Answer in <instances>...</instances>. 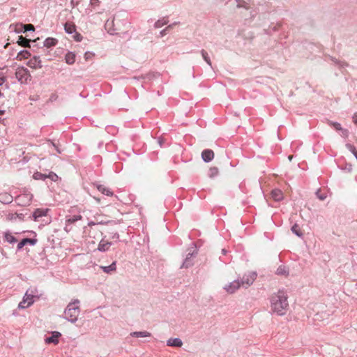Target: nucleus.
Returning <instances> with one entry per match:
<instances>
[{
	"mask_svg": "<svg viewBox=\"0 0 357 357\" xmlns=\"http://www.w3.org/2000/svg\"><path fill=\"white\" fill-rule=\"evenodd\" d=\"M289 303L287 296L283 291H279L273 294L271 299V309L278 315H284L287 312Z\"/></svg>",
	"mask_w": 357,
	"mask_h": 357,
	"instance_id": "obj_1",
	"label": "nucleus"
},
{
	"mask_svg": "<svg viewBox=\"0 0 357 357\" xmlns=\"http://www.w3.org/2000/svg\"><path fill=\"white\" fill-rule=\"evenodd\" d=\"M79 301L78 300H75L69 303L66 309V317L71 322H75L77 320V317L79 314Z\"/></svg>",
	"mask_w": 357,
	"mask_h": 357,
	"instance_id": "obj_2",
	"label": "nucleus"
},
{
	"mask_svg": "<svg viewBox=\"0 0 357 357\" xmlns=\"http://www.w3.org/2000/svg\"><path fill=\"white\" fill-rule=\"evenodd\" d=\"M36 293H37L36 289L28 290L26 292V294L23 298V300L19 303L18 307L21 308V309H25V308L29 307L30 305H31L34 302L33 298L36 296L35 294H36Z\"/></svg>",
	"mask_w": 357,
	"mask_h": 357,
	"instance_id": "obj_3",
	"label": "nucleus"
},
{
	"mask_svg": "<svg viewBox=\"0 0 357 357\" xmlns=\"http://www.w3.org/2000/svg\"><path fill=\"white\" fill-rule=\"evenodd\" d=\"M15 77L21 84L27 83L29 80H31L29 71L24 67L17 68Z\"/></svg>",
	"mask_w": 357,
	"mask_h": 357,
	"instance_id": "obj_4",
	"label": "nucleus"
},
{
	"mask_svg": "<svg viewBox=\"0 0 357 357\" xmlns=\"http://www.w3.org/2000/svg\"><path fill=\"white\" fill-rule=\"evenodd\" d=\"M257 273L254 271L245 273L241 279V283L242 287H248L250 286L257 278Z\"/></svg>",
	"mask_w": 357,
	"mask_h": 357,
	"instance_id": "obj_5",
	"label": "nucleus"
},
{
	"mask_svg": "<svg viewBox=\"0 0 357 357\" xmlns=\"http://www.w3.org/2000/svg\"><path fill=\"white\" fill-rule=\"evenodd\" d=\"M241 287H242L241 282L238 280H234L229 284L225 285L224 288L227 293L233 294Z\"/></svg>",
	"mask_w": 357,
	"mask_h": 357,
	"instance_id": "obj_6",
	"label": "nucleus"
},
{
	"mask_svg": "<svg viewBox=\"0 0 357 357\" xmlns=\"http://www.w3.org/2000/svg\"><path fill=\"white\" fill-rule=\"evenodd\" d=\"M27 66L33 69H39L42 68L41 61L39 57L34 56L31 58L27 63Z\"/></svg>",
	"mask_w": 357,
	"mask_h": 357,
	"instance_id": "obj_7",
	"label": "nucleus"
},
{
	"mask_svg": "<svg viewBox=\"0 0 357 357\" xmlns=\"http://www.w3.org/2000/svg\"><path fill=\"white\" fill-rule=\"evenodd\" d=\"M47 208H37L33 213V218L35 221H39L40 218L46 216L48 212Z\"/></svg>",
	"mask_w": 357,
	"mask_h": 357,
	"instance_id": "obj_8",
	"label": "nucleus"
},
{
	"mask_svg": "<svg viewBox=\"0 0 357 357\" xmlns=\"http://www.w3.org/2000/svg\"><path fill=\"white\" fill-rule=\"evenodd\" d=\"M202 158L205 162H209L214 158V153L211 149H205L202 153Z\"/></svg>",
	"mask_w": 357,
	"mask_h": 357,
	"instance_id": "obj_9",
	"label": "nucleus"
},
{
	"mask_svg": "<svg viewBox=\"0 0 357 357\" xmlns=\"http://www.w3.org/2000/svg\"><path fill=\"white\" fill-rule=\"evenodd\" d=\"M111 245V242L103 238L100 241L98 249L101 252H105L109 249Z\"/></svg>",
	"mask_w": 357,
	"mask_h": 357,
	"instance_id": "obj_10",
	"label": "nucleus"
},
{
	"mask_svg": "<svg viewBox=\"0 0 357 357\" xmlns=\"http://www.w3.org/2000/svg\"><path fill=\"white\" fill-rule=\"evenodd\" d=\"M271 197L275 201H277V202L281 201L284 197L282 192L279 189L273 190L271 191Z\"/></svg>",
	"mask_w": 357,
	"mask_h": 357,
	"instance_id": "obj_11",
	"label": "nucleus"
},
{
	"mask_svg": "<svg viewBox=\"0 0 357 357\" xmlns=\"http://www.w3.org/2000/svg\"><path fill=\"white\" fill-rule=\"evenodd\" d=\"M36 243V240L31 238H24L17 245V249H22L25 245L30 244L33 245Z\"/></svg>",
	"mask_w": 357,
	"mask_h": 357,
	"instance_id": "obj_12",
	"label": "nucleus"
},
{
	"mask_svg": "<svg viewBox=\"0 0 357 357\" xmlns=\"http://www.w3.org/2000/svg\"><path fill=\"white\" fill-rule=\"evenodd\" d=\"M61 335L60 333L59 332H54L51 337H49L46 338L45 342L48 344L50 343H54L57 344L59 342V337Z\"/></svg>",
	"mask_w": 357,
	"mask_h": 357,
	"instance_id": "obj_13",
	"label": "nucleus"
},
{
	"mask_svg": "<svg viewBox=\"0 0 357 357\" xmlns=\"http://www.w3.org/2000/svg\"><path fill=\"white\" fill-rule=\"evenodd\" d=\"M96 188L101 193L107 195V196H112L113 192L108 188L105 187L103 185H96Z\"/></svg>",
	"mask_w": 357,
	"mask_h": 357,
	"instance_id": "obj_14",
	"label": "nucleus"
},
{
	"mask_svg": "<svg viewBox=\"0 0 357 357\" xmlns=\"http://www.w3.org/2000/svg\"><path fill=\"white\" fill-rule=\"evenodd\" d=\"M182 344V341L179 338H171L167 341V345L171 347H180Z\"/></svg>",
	"mask_w": 357,
	"mask_h": 357,
	"instance_id": "obj_15",
	"label": "nucleus"
},
{
	"mask_svg": "<svg viewBox=\"0 0 357 357\" xmlns=\"http://www.w3.org/2000/svg\"><path fill=\"white\" fill-rule=\"evenodd\" d=\"M66 62L72 65L75 62V54L71 52H68L65 56Z\"/></svg>",
	"mask_w": 357,
	"mask_h": 357,
	"instance_id": "obj_16",
	"label": "nucleus"
},
{
	"mask_svg": "<svg viewBox=\"0 0 357 357\" xmlns=\"http://www.w3.org/2000/svg\"><path fill=\"white\" fill-rule=\"evenodd\" d=\"M30 40L24 38L22 36H19L17 43L19 45L24 47H30Z\"/></svg>",
	"mask_w": 357,
	"mask_h": 357,
	"instance_id": "obj_17",
	"label": "nucleus"
},
{
	"mask_svg": "<svg viewBox=\"0 0 357 357\" xmlns=\"http://www.w3.org/2000/svg\"><path fill=\"white\" fill-rule=\"evenodd\" d=\"M65 31L68 33H73L76 30V26L74 23L68 22L64 25Z\"/></svg>",
	"mask_w": 357,
	"mask_h": 357,
	"instance_id": "obj_18",
	"label": "nucleus"
},
{
	"mask_svg": "<svg viewBox=\"0 0 357 357\" xmlns=\"http://www.w3.org/2000/svg\"><path fill=\"white\" fill-rule=\"evenodd\" d=\"M57 40L53 38H47L44 42V46L50 48L51 47L55 46L57 44Z\"/></svg>",
	"mask_w": 357,
	"mask_h": 357,
	"instance_id": "obj_19",
	"label": "nucleus"
},
{
	"mask_svg": "<svg viewBox=\"0 0 357 357\" xmlns=\"http://www.w3.org/2000/svg\"><path fill=\"white\" fill-rule=\"evenodd\" d=\"M30 55L31 54L27 50H22L17 54L16 59L19 61H22L28 59Z\"/></svg>",
	"mask_w": 357,
	"mask_h": 357,
	"instance_id": "obj_20",
	"label": "nucleus"
},
{
	"mask_svg": "<svg viewBox=\"0 0 357 357\" xmlns=\"http://www.w3.org/2000/svg\"><path fill=\"white\" fill-rule=\"evenodd\" d=\"M131 335L136 337H150L151 333L148 331H139V332H133L131 333Z\"/></svg>",
	"mask_w": 357,
	"mask_h": 357,
	"instance_id": "obj_21",
	"label": "nucleus"
},
{
	"mask_svg": "<svg viewBox=\"0 0 357 357\" xmlns=\"http://www.w3.org/2000/svg\"><path fill=\"white\" fill-rule=\"evenodd\" d=\"M219 174V170L215 167H212L208 169V175L210 178H213Z\"/></svg>",
	"mask_w": 357,
	"mask_h": 357,
	"instance_id": "obj_22",
	"label": "nucleus"
},
{
	"mask_svg": "<svg viewBox=\"0 0 357 357\" xmlns=\"http://www.w3.org/2000/svg\"><path fill=\"white\" fill-rule=\"evenodd\" d=\"M101 268L103 270L105 273H109L111 271H114L116 268V263L113 262L108 266H102Z\"/></svg>",
	"mask_w": 357,
	"mask_h": 357,
	"instance_id": "obj_23",
	"label": "nucleus"
},
{
	"mask_svg": "<svg viewBox=\"0 0 357 357\" xmlns=\"http://www.w3.org/2000/svg\"><path fill=\"white\" fill-rule=\"evenodd\" d=\"M4 237L5 240L8 243H13L17 241V239L15 238V236L10 233H6Z\"/></svg>",
	"mask_w": 357,
	"mask_h": 357,
	"instance_id": "obj_24",
	"label": "nucleus"
},
{
	"mask_svg": "<svg viewBox=\"0 0 357 357\" xmlns=\"http://www.w3.org/2000/svg\"><path fill=\"white\" fill-rule=\"evenodd\" d=\"M291 231L295 234H296L298 236H301L303 235V233H302V231L301 229H300L299 226L296 224H295L292 227H291Z\"/></svg>",
	"mask_w": 357,
	"mask_h": 357,
	"instance_id": "obj_25",
	"label": "nucleus"
},
{
	"mask_svg": "<svg viewBox=\"0 0 357 357\" xmlns=\"http://www.w3.org/2000/svg\"><path fill=\"white\" fill-rule=\"evenodd\" d=\"M22 27H23L22 24H11L10 26V28L11 29H13L14 31L17 32V33H19L22 31Z\"/></svg>",
	"mask_w": 357,
	"mask_h": 357,
	"instance_id": "obj_26",
	"label": "nucleus"
},
{
	"mask_svg": "<svg viewBox=\"0 0 357 357\" xmlns=\"http://www.w3.org/2000/svg\"><path fill=\"white\" fill-rule=\"evenodd\" d=\"M202 56H203V59L206 61V62L208 64V65H211V60L208 57V53L205 51V50H202Z\"/></svg>",
	"mask_w": 357,
	"mask_h": 357,
	"instance_id": "obj_27",
	"label": "nucleus"
},
{
	"mask_svg": "<svg viewBox=\"0 0 357 357\" xmlns=\"http://www.w3.org/2000/svg\"><path fill=\"white\" fill-rule=\"evenodd\" d=\"M277 273L278 275H287V270L284 266H280L277 269Z\"/></svg>",
	"mask_w": 357,
	"mask_h": 357,
	"instance_id": "obj_28",
	"label": "nucleus"
},
{
	"mask_svg": "<svg viewBox=\"0 0 357 357\" xmlns=\"http://www.w3.org/2000/svg\"><path fill=\"white\" fill-rule=\"evenodd\" d=\"M82 219V215H74L73 217L68 219V222H70V223H73L77 220H79Z\"/></svg>",
	"mask_w": 357,
	"mask_h": 357,
	"instance_id": "obj_29",
	"label": "nucleus"
},
{
	"mask_svg": "<svg viewBox=\"0 0 357 357\" xmlns=\"http://www.w3.org/2000/svg\"><path fill=\"white\" fill-rule=\"evenodd\" d=\"M44 178H50L51 180H52V181H56V180H57V178H58V176H57L56 174L53 173V172H50L48 175H45V176H44Z\"/></svg>",
	"mask_w": 357,
	"mask_h": 357,
	"instance_id": "obj_30",
	"label": "nucleus"
},
{
	"mask_svg": "<svg viewBox=\"0 0 357 357\" xmlns=\"http://www.w3.org/2000/svg\"><path fill=\"white\" fill-rule=\"evenodd\" d=\"M22 28H24V31H34L35 30V28H34L33 25L31 24H28L23 25Z\"/></svg>",
	"mask_w": 357,
	"mask_h": 357,
	"instance_id": "obj_31",
	"label": "nucleus"
},
{
	"mask_svg": "<svg viewBox=\"0 0 357 357\" xmlns=\"http://www.w3.org/2000/svg\"><path fill=\"white\" fill-rule=\"evenodd\" d=\"M349 148L357 159V151L356 150L355 147L351 145H349Z\"/></svg>",
	"mask_w": 357,
	"mask_h": 357,
	"instance_id": "obj_32",
	"label": "nucleus"
},
{
	"mask_svg": "<svg viewBox=\"0 0 357 357\" xmlns=\"http://www.w3.org/2000/svg\"><path fill=\"white\" fill-rule=\"evenodd\" d=\"M45 176V174H42L40 173H36L33 176L36 179H38V178H44Z\"/></svg>",
	"mask_w": 357,
	"mask_h": 357,
	"instance_id": "obj_33",
	"label": "nucleus"
},
{
	"mask_svg": "<svg viewBox=\"0 0 357 357\" xmlns=\"http://www.w3.org/2000/svg\"><path fill=\"white\" fill-rule=\"evenodd\" d=\"M317 195L320 200H324L326 198V195L322 194L321 195L319 191L317 192Z\"/></svg>",
	"mask_w": 357,
	"mask_h": 357,
	"instance_id": "obj_34",
	"label": "nucleus"
},
{
	"mask_svg": "<svg viewBox=\"0 0 357 357\" xmlns=\"http://www.w3.org/2000/svg\"><path fill=\"white\" fill-rule=\"evenodd\" d=\"M6 81V77L0 73V86H1Z\"/></svg>",
	"mask_w": 357,
	"mask_h": 357,
	"instance_id": "obj_35",
	"label": "nucleus"
},
{
	"mask_svg": "<svg viewBox=\"0 0 357 357\" xmlns=\"http://www.w3.org/2000/svg\"><path fill=\"white\" fill-rule=\"evenodd\" d=\"M333 126L337 130H340L342 129L341 125L340 123H333Z\"/></svg>",
	"mask_w": 357,
	"mask_h": 357,
	"instance_id": "obj_36",
	"label": "nucleus"
},
{
	"mask_svg": "<svg viewBox=\"0 0 357 357\" xmlns=\"http://www.w3.org/2000/svg\"><path fill=\"white\" fill-rule=\"evenodd\" d=\"M90 3H91V6H96L98 5L99 1L98 0H91Z\"/></svg>",
	"mask_w": 357,
	"mask_h": 357,
	"instance_id": "obj_37",
	"label": "nucleus"
},
{
	"mask_svg": "<svg viewBox=\"0 0 357 357\" xmlns=\"http://www.w3.org/2000/svg\"><path fill=\"white\" fill-rule=\"evenodd\" d=\"M75 38L77 41H81L82 37L79 33H77L76 36H75Z\"/></svg>",
	"mask_w": 357,
	"mask_h": 357,
	"instance_id": "obj_38",
	"label": "nucleus"
},
{
	"mask_svg": "<svg viewBox=\"0 0 357 357\" xmlns=\"http://www.w3.org/2000/svg\"><path fill=\"white\" fill-rule=\"evenodd\" d=\"M5 197H6V201L8 202H10L12 201V197L9 195H5Z\"/></svg>",
	"mask_w": 357,
	"mask_h": 357,
	"instance_id": "obj_39",
	"label": "nucleus"
},
{
	"mask_svg": "<svg viewBox=\"0 0 357 357\" xmlns=\"http://www.w3.org/2000/svg\"><path fill=\"white\" fill-rule=\"evenodd\" d=\"M353 121L355 124L357 125V114H355L354 116H353Z\"/></svg>",
	"mask_w": 357,
	"mask_h": 357,
	"instance_id": "obj_40",
	"label": "nucleus"
},
{
	"mask_svg": "<svg viewBox=\"0 0 357 357\" xmlns=\"http://www.w3.org/2000/svg\"><path fill=\"white\" fill-rule=\"evenodd\" d=\"M163 24H160V21H158L156 23H155V26L156 27H160Z\"/></svg>",
	"mask_w": 357,
	"mask_h": 357,
	"instance_id": "obj_41",
	"label": "nucleus"
},
{
	"mask_svg": "<svg viewBox=\"0 0 357 357\" xmlns=\"http://www.w3.org/2000/svg\"><path fill=\"white\" fill-rule=\"evenodd\" d=\"M94 199H95L97 201V202H98V203L100 202V199H99V198L94 197Z\"/></svg>",
	"mask_w": 357,
	"mask_h": 357,
	"instance_id": "obj_42",
	"label": "nucleus"
},
{
	"mask_svg": "<svg viewBox=\"0 0 357 357\" xmlns=\"http://www.w3.org/2000/svg\"><path fill=\"white\" fill-rule=\"evenodd\" d=\"M288 158H289V160H292V158H293V155H289V157H288Z\"/></svg>",
	"mask_w": 357,
	"mask_h": 357,
	"instance_id": "obj_43",
	"label": "nucleus"
},
{
	"mask_svg": "<svg viewBox=\"0 0 357 357\" xmlns=\"http://www.w3.org/2000/svg\"><path fill=\"white\" fill-rule=\"evenodd\" d=\"M3 113H4V112H3V111H2V110H0V115H2V114H3Z\"/></svg>",
	"mask_w": 357,
	"mask_h": 357,
	"instance_id": "obj_44",
	"label": "nucleus"
},
{
	"mask_svg": "<svg viewBox=\"0 0 357 357\" xmlns=\"http://www.w3.org/2000/svg\"><path fill=\"white\" fill-rule=\"evenodd\" d=\"M114 237H116V238H118L119 236H118V234H115Z\"/></svg>",
	"mask_w": 357,
	"mask_h": 357,
	"instance_id": "obj_45",
	"label": "nucleus"
},
{
	"mask_svg": "<svg viewBox=\"0 0 357 357\" xmlns=\"http://www.w3.org/2000/svg\"><path fill=\"white\" fill-rule=\"evenodd\" d=\"M95 225V223H93V222L89 223V225Z\"/></svg>",
	"mask_w": 357,
	"mask_h": 357,
	"instance_id": "obj_46",
	"label": "nucleus"
},
{
	"mask_svg": "<svg viewBox=\"0 0 357 357\" xmlns=\"http://www.w3.org/2000/svg\"><path fill=\"white\" fill-rule=\"evenodd\" d=\"M222 252L224 254H226V251L224 249L222 250Z\"/></svg>",
	"mask_w": 357,
	"mask_h": 357,
	"instance_id": "obj_47",
	"label": "nucleus"
}]
</instances>
